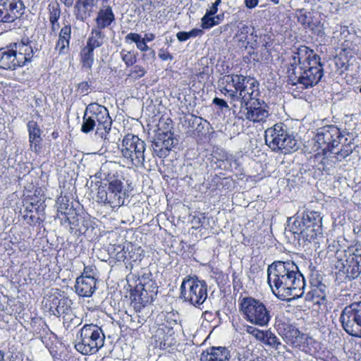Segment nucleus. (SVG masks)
Masks as SVG:
<instances>
[{
	"instance_id": "obj_1",
	"label": "nucleus",
	"mask_w": 361,
	"mask_h": 361,
	"mask_svg": "<svg viewBox=\"0 0 361 361\" xmlns=\"http://www.w3.org/2000/svg\"><path fill=\"white\" fill-rule=\"evenodd\" d=\"M267 283L275 295L300 298L304 293L305 279L292 261H275L267 268Z\"/></svg>"
},
{
	"instance_id": "obj_2",
	"label": "nucleus",
	"mask_w": 361,
	"mask_h": 361,
	"mask_svg": "<svg viewBox=\"0 0 361 361\" xmlns=\"http://www.w3.org/2000/svg\"><path fill=\"white\" fill-rule=\"evenodd\" d=\"M357 137L355 133L343 131L334 126H326L317 129L315 141L324 155L334 154L332 157L341 161L355 149L354 140Z\"/></svg>"
},
{
	"instance_id": "obj_3",
	"label": "nucleus",
	"mask_w": 361,
	"mask_h": 361,
	"mask_svg": "<svg viewBox=\"0 0 361 361\" xmlns=\"http://www.w3.org/2000/svg\"><path fill=\"white\" fill-rule=\"evenodd\" d=\"M114 166L115 164L111 161L105 162L95 175L97 178L106 181L98 187L97 201L112 208L123 205L126 194L121 178L113 172Z\"/></svg>"
},
{
	"instance_id": "obj_4",
	"label": "nucleus",
	"mask_w": 361,
	"mask_h": 361,
	"mask_svg": "<svg viewBox=\"0 0 361 361\" xmlns=\"http://www.w3.org/2000/svg\"><path fill=\"white\" fill-rule=\"evenodd\" d=\"M112 119L108 109L97 103H91L86 107L82 117L81 131L89 133L97 126L96 135L108 144L111 142L110 132Z\"/></svg>"
},
{
	"instance_id": "obj_5",
	"label": "nucleus",
	"mask_w": 361,
	"mask_h": 361,
	"mask_svg": "<svg viewBox=\"0 0 361 361\" xmlns=\"http://www.w3.org/2000/svg\"><path fill=\"white\" fill-rule=\"evenodd\" d=\"M266 144L274 151L287 154L298 148L293 133L283 123H277L264 132Z\"/></svg>"
},
{
	"instance_id": "obj_6",
	"label": "nucleus",
	"mask_w": 361,
	"mask_h": 361,
	"mask_svg": "<svg viewBox=\"0 0 361 361\" xmlns=\"http://www.w3.org/2000/svg\"><path fill=\"white\" fill-rule=\"evenodd\" d=\"M105 335L101 327L96 324H85L79 331L75 348L82 355L94 354L104 344Z\"/></svg>"
},
{
	"instance_id": "obj_7",
	"label": "nucleus",
	"mask_w": 361,
	"mask_h": 361,
	"mask_svg": "<svg viewBox=\"0 0 361 361\" xmlns=\"http://www.w3.org/2000/svg\"><path fill=\"white\" fill-rule=\"evenodd\" d=\"M239 310L245 319L259 326H267L272 317L270 307L252 297L242 298Z\"/></svg>"
},
{
	"instance_id": "obj_8",
	"label": "nucleus",
	"mask_w": 361,
	"mask_h": 361,
	"mask_svg": "<svg viewBox=\"0 0 361 361\" xmlns=\"http://www.w3.org/2000/svg\"><path fill=\"white\" fill-rule=\"evenodd\" d=\"M324 75L323 64L320 56L307 47L305 56L303 76L300 78L302 89H308L317 85Z\"/></svg>"
},
{
	"instance_id": "obj_9",
	"label": "nucleus",
	"mask_w": 361,
	"mask_h": 361,
	"mask_svg": "<svg viewBox=\"0 0 361 361\" xmlns=\"http://www.w3.org/2000/svg\"><path fill=\"white\" fill-rule=\"evenodd\" d=\"M181 298L190 304L200 307L207 298V284L197 277L183 279L180 286Z\"/></svg>"
},
{
	"instance_id": "obj_10",
	"label": "nucleus",
	"mask_w": 361,
	"mask_h": 361,
	"mask_svg": "<svg viewBox=\"0 0 361 361\" xmlns=\"http://www.w3.org/2000/svg\"><path fill=\"white\" fill-rule=\"evenodd\" d=\"M145 142L133 134H127L123 139L121 145L122 156L128 162L135 166L144 165L145 161Z\"/></svg>"
},
{
	"instance_id": "obj_11",
	"label": "nucleus",
	"mask_w": 361,
	"mask_h": 361,
	"mask_svg": "<svg viewBox=\"0 0 361 361\" xmlns=\"http://www.w3.org/2000/svg\"><path fill=\"white\" fill-rule=\"evenodd\" d=\"M340 321L348 334L361 338V300L345 307L341 312Z\"/></svg>"
},
{
	"instance_id": "obj_12",
	"label": "nucleus",
	"mask_w": 361,
	"mask_h": 361,
	"mask_svg": "<svg viewBox=\"0 0 361 361\" xmlns=\"http://www.w3.org/2000/svg\"><path fill=\"white\" fill-rule=\"evenodd\" d=\"M220 82L222 85L231 84L235 90L239 92V98L240 102H247V99H254L255 97L259 96V92L257 90H252L250 93L248 92L247 86L250 88L257 87L258 82L253 78H250L242 75H227L223 76Z\"/></svg>"
},
{
	"instance_id": "obj_13",
	"label": "nucleus",
	"mask_w": 361,
	"mask_h": 361,
	"mask_svg": "<svg viewBox=\"0 0 361 361\" xmlns=\"http://www.w3.org/2000/svg\"><path fill=\"white\" fill-rule=\"evenodd\" d=\"M307 47L300 46L292 55L287 66V82L289 85H300V78L303 76L305 56L307 55Z\"/></svg>"
},
{
	"instance_id": "obj_14",
	"label": "nucleus",
	"mask_w": 361,
	"mask_h": 361,
	"mask_svg": "<svg viewBox=\"0 0 361 361\" xmlns=\"http://www.w3.org/2000/svg\"><path fill=\"white\" fill-rule=\"evenodd\" d=\"M257 97L254 99H247V102H240L241 106L244 105L246 109L245 117L246 119L257 122H264L270 115L269 107L268 104L264 101L261 100Z\"/></svg>"
},
{
	"instance_id": "obj_15",
	"label": "nucleus",
	"mask_w": 361,
	"mask_h": 361,
	"mask_svg": "<svg viewBox=\"0 0 361 361\" xmlns=\"http://www.w3.org/2000/svg\"><path fill=\"white\" fill-rule=\"evenodd\" d=\"M22 0H0V23H13L25 12Z\"/></svg>"
},
{
	"instance_id": "obj_16",
	"label": "nucleus",
	"mask_w": 361,
	"mask_h": 361,
	"mask_svg": "<svg viewBox=\"0 0 361 361\" xmlns=\"http://www.w3.org/2000/svg\"><path fill=\"white\" fill-rule=\"evenodd\" d=\"M14 52H16V59L20 67L26 65L27 63L31 62L35 53L38 49L34 46V43L27 37L23 38L20 41L10 44Z\"/></svg>"
},
{
	"instance_id": "obj_17",
	"label": "nucleus",
	"mask_w": 361,
	"mask_h": 361,
	"mask_svg": "<svg viewBox=\"0 0 361 361\" xmlns=\"http://www.w3.org/2000/svg\"><path fill=\"white\" fill-rule=\"evenodd\" d=\"M304 222H305L308 231L306 238L314 240L318 235L322 234V221L320 214L314 211H307L301 214Z\"/></svg>"
},
{
	"instance_id": "obj_18",
	"label": "nucleus",
	"mask_w": 361,
	"mask_h": 361,
	"mask_svg": "<svg viewBox=\"0 0 361 361\" xmlns=\"http://www.w3.org/2000/svg\"><path fill=\"white\" fill-rule=\"evenodd\" d=\"M345 279L352 281L357 279L361 273V250H356L353 255L346 259V265H344Z\"/></svg>"
},
{
	"instance_id": "obj_19",
	"label": "nucleus",
	"mask_w": 361,
	"mask_h": 361,
	"mask_svg": "<svg viewBox=\"0 0 361 361\" xmlns=\"http://www.w3.org/2000/svg\"><path fill=\"white\" fill-rule=\"evenodd\" d=\"M281 326L283 329L284 340L288 344L294 348H299L305 343V334L301 333L297 328L285 323L281 324Z\"/></svg>"
},
{
	"instance_id": "obj_20",
	"label": "nucleus",
	"mask_w": 361,
	"mask_h": 361,
	"mask_svg": "<svg viewBox=\"0 0 361 361\" xmlns=\"http://www.w3.org/2000/svg\"><path fill=\"white\" fill-rule=\"evenodd\" d=\"M97 279L94 277L79 276L76 279L75 289L81 297H90L95 291Z\"/></svg>"
},
{
	"instance_id": "obj_21",
	"label": "nucleus",
	"mask_w": 361,
	"mask_h": 361,
	"mask_svg": "<svg viewBox=\"0 0 361 361\" xmlns=\"http://www.w3.org/2000/svg\"><path fill=\"white\" fill-rule=\"evenodd\" d=\"M19 67L20 66L16 59V52L13 51L10 44L0 48V68L14 71Z\"/></svg>"
},
{
	"instance_id": "obj_22",
	"label": "nucleus",
	"mask_w": 361,
	"mask_h": 361,
	"mask_svg": "<svg viewBox=\"0 0 361 361\" xmlns=\"http://www.w3.org/2000/svg\"><path fill=\"white\" fill-rule=\"evenodd\" d=\"M231 354L226 347H211L204 351L200 356L201 361H229Z\"/></svg>"
},
{
	"instance_id": "obj_23",
	"label": "nucleus",
	"mask_w": 361,
	"mask_h": 361,
	"mask_svg": "<svg viewBox=\"0 0 361 361\" xmlns=\"http://www.w3.org/2000/svg\"><path fill=\"white\" fill-rule=\"evenodd\" d=\"M27 127L30 149L35 152H38L42 148V130L35 121H30L27 124Z\"/></svg>"
},
{
	"instance_id": "obj_24",
	"label": "nucleus",
	"mask_w": 361,
	"mask_h": 361,
	"mask_svg": "<svg viewBox=\"0 0 361 361\" xmlns=\"http://www.w3.org/2000/svg\"><path fill=\"white\" fill-rule=\"evenodd\" d=\"M97 0H78L75 5V14L78 20L84 21L91 16Z\"/></svg>"
},
{
	"instance_id": "obj_25",
	"label": "nucleus",
	"mask_w": 361,
	"mask_h": 361,
	"mask_svg": "<svg viewBox=\"0 0 361 361\" xmlns=\"http://www.w3.org/2000/svg\"><path fill=\"white\" fill-rule=\"evenodd\" d=\"M155 295L153 292L149 293L143 286L139 294L131 295L133 297L132 305L136 312H140L143 307L153 301Z\"/></svg>"
},
{
	"instance_id": "obj_26",
	"label": "nucleus",
	"mask_w": 361,
	"mask_h": 361,
	"mask_svg": "<svg viewBox=\"0 0 361 361\" xmlns=\"http://www.w3.org/2000/svg\"><path fill=\"white\" fill-rule=\"evenodd\" d=\"M290 228V231L295 235V238H298L299 241H311V238H306V235L308 233L307 227L301 215H298L295 217Z\"/></svg>"
},
{
	"instance_id": "obj_27",
	"label": "nucleus",
	"mask_w": 361,
	"mask_h": 361,
	"mask_svg": "<svg viewBox=\"0 0 361 361\" xmlns=\"http://www.w3.org/2000/svg\"><path fill=\"white\" fill-rule=\"evenodd\" d=\"M71 35V27L70 25H64L59 32V40L56 44V49L59 51V54H66L68 53L70 45V39Z\"/></svg>"
},
{
	"instance_id": "obj_28",
	"label": "nucleus",
	"mask_w": 361,
	"mask_h": 361,
	"mask_svg": "<svg viewBox=\"0 0 361 361\" xmlns=\"http://www.w3.org/2000/svg\"><path fill=\"white\" fill-rule=\"evenodd\" d=\"M114 20V14L110 6H104L98 13L96 18L97 28L104 29Z\"/></svg>"
},
{
	"instance_id": "obj_29",
	"label": "nucleus",
	"mask_w": 361,
	"mask_h": 361,
	"mask_svg": "<svg viewBox=\"0 0 361 361\" xmlns=\"http://www.w3.org/2000/svg\"><path fill=\"white\" fill-rule=\"evenodd\" d=\"M66 221L72 226L71 229L75 228L80 233L82 234L87 232L90 224V219H86L81 216H73L72 220L71 217H66Z\"/></svg>"
},
{
	"instance_id": "obj_30",
	"label": "nucleus",
	"mask_w": 361,
	"mask_h": 361,
	"mask_svg": "<svg viewBox=\"0 0 361 361\" xmlns=\"http://www.w3.org/2000/svg\"><path fill=\"white\" fill-rule=\"evenodd\" d=\"M166 131L159 132L157 135L163 141L165 149L169 154L172 147L177 143V140L174 137L173 133H171L172 127L169 123H166Z\"/></svg>"
},
{
	"instance_id": "obj_31",
	"label": "nucleus",
	"mask_w": 361,
	"mask_h": 361,
	"mask_svg": "<svg viewBox=\"0 0 361 361\" xmlns=\"http://www.w3.org/2000/svg\"><path fill=\"white\" fill-rule=\"evenodd\" d=\"M125 40L128 43H135L137 48L141 51H146L149 49L147 45V42L137 33L130 32L125 37Z\"/></svg>"
},
{
	"instance_id": "obj_32",
	"label": "nucleus",
	"mask_w": 361,
	"mask_h": 361,
	"mask_svg": "<svg viewBox=\"0 0 361 361\" xmlns=\"http://www.w3.org/2000/svg\"><path fill=\"white\" fill-rule=\"evenodd\" d=\"M151 147L153 154L159 158H165L169 155L166 149H165L163 141H161V139L158 135H157L156 137L152 141Z\"/></svg>"
},
{
	"instance_id": "obj_33",
	"label": "nucleus",
	"mask_w": 361,
	"mask_h": 361,
	"mask_svg": "<svg viewBox=\"0 0 361 361\" xmlns=\"http://www.w3.org/2000/svg\"><path fill=\"white\" fill-rule=\"evenodd\" d=\"M93 51H94L92 50V48L86 47H85L80 51L82 66L88 71L91 70L94 62Z\"/></svg>"
},
{
	"instance_id": "obj_34",
	"label": "nucleus",
	"mask_w": 361,
	"mask_h": 361,
	"mask_svg": "<svg viewBox=\"0 0 361 361\" xmlns=\"http://www.w3.org/2000/svg\"><path fill=\"white\" fill-rule=\"evenodd\" d=\"M68 202L69 200L66 197H59L56 200L57 211L61 212V214H64L66 218L69 217L68 215L70 214L71 212H74L73 207H69ZM65 221H67L66 219Z\"/></svg>"
},
{
	"instance_id": "obj_35",
	"label": "nucleus",
	"mask_w": 361,
	"mask_h": 361,
	"mask_svg": "<svg viewBox=\"0 0 361 361\" xmlns=\"http://www.w3.org/2000/svg\"><path fill=\"white\" fill-rule=\"evenodd\" d=\"M262 343L275 349H279V347L281 345L279 338L270 330H266L264 340H263Z\"/></svg>"
},
{
	"instance_id": "obj_36",
	"label": "nucleus",
	"mask_w": 361,
	"mask_h": 361,
	"mask_svg": "<svg viewBox=\"0 0 361 361\" xmlns=\"http://www.w3.org/2000/svg\"><path fill=\"white\" fill-rule=\"evenodd\" d=\"M213 15L205 14L202 18V27L204 29H208L213 26L218 25L221 20V16L217 15L212 16Z\"/></svg>"
},
{
	"instance_id": "obj_37",
	"label": "nucleus",
	"mask_w": 361,
	"mask_h": 361,
	"mask_svg": "<svg viewBox=\"0 0 361 361\" xmlns=\"http://www.w3.org/2000/svg\"><path fill=\"white\" fill-rule=\"evenodd\" d=\"M203 34V31L200 29H192L190 32H179L176 34V37L180 42H184L191 37H196Z\"/></svg>"
},
{
	"instance_id": "obj_38",
	"label": "nucleus",
	"mask_w": 361,
	"mask_h": 361,
	"mask_svg": "<svg viewBox=\"0 0 361 361\" xmlns=\"http://www.w3.org/2000/svg\"><path fill=\"white\" fill-rule=\"evenodd\" d=\"M120 54L122 60L128 67L132 66L134 63H135L137 61L136 56L132 54L130 51L123 49L121 50Z\"/></svg>"
},
{
	"instance_id": "obj_39",
	"label": "nucleus",
	"mask_w": 361,
	"mask_h": 361,
	"mask_svg": "<svg viewBox=\"0 0 361 361\" xmlns=\"http://www.w3.org/2000/svg\"><path fill=\"white\" fill-rule=\"evenodd\" d=\"M49 21L50 22H57L61 16V10L59 4H52L49 5Z\"/></svg>"
},
{
	"instance_id": "obj_40",
	"label": "nucleus",
	"mask_w": 361,
	"mask_h": 361,
	"mask_svg": "<svg viewBox=\"0 0 361 361\" xmlns=\"http://www.w3.org/2000/svg\"><path fill=\"white\" fill-rule=\"evenodd\" d=\"M326 286L322 283H319L318 285L312 289L313 295L320 298L322 300H326Z\"/></svg>"
},
{
	"instance_id": "obj_41",
	"label": "nucleus",
	"mask_w": 361,
	"mask_h": 361,
	"mask_svg": "<svg viewBox=\"0 0 361 361\" xmlns=\"http://www.w3.org/2000/svg\"><path fill=\"white\" fill-rule=\"evenodd\" d=\"M23 219L26 221V223L30 226L36 225L37 224H39L44 220V217L43 216H35L32 214V213H25L23 215Z\"/></svg>"
},
{
	"instance_id": "obj_42",
	"label": "nucleus",
	"mask_w": 361,
	"mask_h": 361,
	"mask_svg": "<svg viewBox=\"0 0 361 361\" xmlns=\"http://www.w3.org/2000/svg\"><path fill=\"white\" fill-rule=\"evenodd\" d=\"M146 73L145 69L140 66H135L130 71L128 74L129 77H131L134 79H137L142 78Z\"/></svg>"
},
{
	"instance_id": "obj_43",
	"label": "nucleus",
	"mask_w": 361,
	"mask_h": 361,
	"mask_svg": "<svg viewBox=\"0 0 361 361\" xmlns=\"http://www.w3.org/2000/svg\"><path fill=\"white\" fill-rule=\"evenodd\" d=\"M221 92L224 95H228V97L232 99V101L239 100L240 102V99L239 98V94H238V92L235 90H228L226 87H223L221 90Z\"/></svg>"
},
{
	"instance_id": "obj_44",
	"label": "nucleus",
	"mask_w": 361,
	"mask_h": 361,
	"mask_svg": "<svg viewBox=\"0 0 361 361\" xmlns=\"http://www.w3.org/2000/svg\"><path fill=\"white\" fill-rule=\"evenodd\" d=\"M102 43H103V40L99 39H96V38L91 37L88 39L87 45L85 47L92 48V50L94 51V49L95 48H97V47H99L100 46H102Z\"/></svg>"
},
{
	"instance_id": "obj_45",
	"label": "nucleus",
	"mask_w": 361,
	"mask_h": 361,
	"mask_svg": "<svg viewBox=\"0 0 361 361\" xmlns=\"http://www.w3.org/2000/svg\"><path fill=\"white\" fill-rule=\"evenodd\" d=\"M169 318L167 317L166 322L169 324V325H165L164 327L168 329V334L171 336L174 334V331H173L174 326L178 325V322L176 319H170L169 321Z\"/></svg>"
},
{
	"instance_id": "obj_46",
	"label": "nucleus",
	"mask_w": 361,
	"mask_h": 361,
	"mask_svg": "<svg viewBox=\"0 0 361 361\" xmlns=\"http://www.w3.org/2000/svg\"><path fill=\"white\" fill-rule=\"evenodd\" d=\"M213 104H214L216 106H219L221 109H226L228 110L230 109L228 104L223 99L215 97L213 99Z\"/></svg>"
},
{
	"instance_id": "obj_47",
	"label": "nucleus",
	"mask_w": 361,
	"mask_h": 361,
	"mask_svg": "<svg viewBox=\"0 0 361 361\" xmlns=\"http://www.w3.org/2000/svg\"><path fill=\"white\" fill-rule=\"evenodd\" d=\"M94 269L93 267H85L83 273L80 276H87V277H94Z\"/></svg>"
},
{
	"instance_id": "obj_48",
	"label": "nucleus",
	"mask_w": 361,
	"mask_h": 361,
	"mask_svg": "<svg viewBox=\"0 0 361 361\" xmlns=\"http://www.w3.org/2000/svg\"><path fill=\"white\" fill-rule=\"evenodd\" d=\"M266 334V331L260 330L257 329L255 332L253 334V337H255L257 341L260 342H263V340H264V335Z\"/></svg>"
},
{
	"instance_id": "obj_49",
	"label": "nucleus",
	"mask_w": 361,
	"mask_h": 361,
	"mask_svg": "<svg viewBox=\"0 0 361 361\" xmlns=\"http://www.w3.org/2000/svg\"><path fill=\"white\" fill-rule=\"evenodd\" d=\"M220 3L221 0H216V1L212 4L210 9L207 11L206 14L214 15L218 11V6L219 5Z\"/></svg>"
},
{
	"instance_id": "obj_50",
	"label": "nucleus",
	"mask_w": 361,
	"mask_h": 361,
	"mask_svg": "<svg viewBox=\"0 0 361 361\" xmlns=\"http://www.w3.org/2000/svg\"><path fill=\"white\" fill-rule=\"evenodd\" d=\"M251 30H254V27H250V26L246 25H243L240 27L239 32H240V35H244L246 36L250 32Z\"/></svg>"
},
{
	"instance_id": "obj_51",
	"label": "nucleus",
	"mask_w": 361,
	"mask_h": 361,
	"mask_svg": "<svg viewBox=\"0 0 361 361\" xmlns=\"http://www.w3.org/2000/svg\"><path fill=\"white\" fill-rule=\"evenodd\" d=\"M159 57L163 60V61H166L168 59H170V60H172L173 59V56L172 55H171L169 53L166 52V51H162L161 50L159 53Z\"/></svg>"
},
{
	"instance_id": "obj_52",
	"label": "nucleus",
	"mask_w": 361,
	"mask_h": 361,
	"mask_svg": "<svg viewBox=\"0 0 361 361\" xmlns=\"http://www.w3.org/2000/svg\"><path fill=\"white\" fill-rule=\"evenodd\" d=\"M259 0H245V6L248 8H254L258 4Z\"/></svg>"
},
{
	"instance_id": "obj_53",
	"label": "nucleus",
	"mask_w": 361,
	"mask_h": 361,
	"mask_svg": "<svg viewBox=\"0 0 361 361\" xmlns=\"http://www.w3.org/2000/svg\"><path fill=\"white\" fill-rule=\"evenodd\" d=\"M100 30L101 29L99 28L93 30L92 32V37L103 40L104 35Z\"/></svg>"
},
{
	"instance_id": "obj_54",
	"label": "nucleus",
	"mask_w": 361,
	"mask_h": 361,
	"mask_svg": "<svg viewBox=\"0 0 361 361\" xmlns=\"http://www.w3.org/2000/svg\"><path fill=\"white\" fill-rule=\"evenodd\" d=\"M155 38V36L152 33H146L145 35V37H142V39L147 42H151L154 40Z\"/></svg>"
},
{
	"instance_id": "obj_55",
	"label": "nucleus",
	"mask_w": 361,
	"mask_h": 361,
	"mask_svg": "<svg viewBox=\"0 0 361 361\" xmlns=\"http://www.w3.org/2000/svg\"><path fill=\"white\" fill-rule=\"evenodd\" d=\"M51 24V30L52 32H56L59 28V23L57 22H50Z\"/></svg>"
},
{
	"instance_id": "obj_56",
	"label": "nucleus",
	"mask_w": 361,
	"mask_h": 361,
	"mask_svg": "<svg viewBox=\"0 0 361 361\" xmlns=\"http://www.w3.org/2000/svg\"><path fill=\"white\" fill-rule=\"evenodd\" d=\"M298 20L300 22H301L303 25L307 24L310 25V22L307 21V16L305 14H302L299 18Z\"/></svg>"
},
{
	"instance_id": "obj_57",
	"label": "nucleus",
	"mask_w": 361,
	"mask_h": 361,
	"mask_svg": "<svg viewBox=\"0 0 361 361\" xmlns=\"http://www.w3.org/2000/svg\"><path fill=\"white\" fill-rule=\"evenodd\" d=\"M33 209H34V205L32 203H30L29 205H27L26 207H25V209L24 211L25 214V213H32L33 212Z\"/></svg>"
},
{
	"instance_id": "obj_58",
	"label": "nucleus",
	"mask_w": 361,
	"mask_h": 361,
	"mask_svg": "<svg viewBox=\"0 0 361 361\" xmlns=\"http://www.w3.org/2000/svg\"><path fill=\"white\" fill-rule=\"evenodd\" d=\"M257 329V328L256 327H254V326H248L247 327V329H246V331L250 334V335L253 336V334L254 332H255V331Z\"/></svg>"
},
{
	"instance_id": "obj_59",
	"label": "nucleus",
	"mask_w": 361,
	"mask_h": 361,
	"mask_svg": "<svg viewBox=\"0 0 361 361\" xmlns=\"http://www.w3.org/2000/svg\"><path fill=\"white\" fill-rule=\"evenodd\" d=\"M56 313H54L55 314L61 315V314L64 313L63 306L60 307L59 305H57L56 307Z\"/></svg>"
},
{
	"instance_id": "obj_60",
	"label": "nucleus",
	"mask_w": 361,
	"mask_h": 361,
	"mask_svg": "<svg viewBox=\"0 0 361 361\" xmlns=\"http://www.w3.org/2000/svg\"><path fill=\"white\" fill-rule=\"evenodd\" d=\"M88 87L89 86H88V84L87 82H81L79 85V88L82 89V90H87Z\"/></svg>"
},
{
	"instance_id": "obj_61",
	"label": "nucleus",
	"mask_w": 361,
	"mask_h": 361,
	"mask_svg": "<svg viewBox=\"0 0 361 361\" xmlns=\"http://www.w3.org/2000/svg\"><path fill=\"white\" fill-rule=\"evenodd\" d=\"M66 6H71L73 4L74 0H61Z\"/></svg>"
},
{
	"instance_id": "obj_62",
	"label": "nucleus",
	"mask_w": 361,
	"mask_h": 361,
	"mask_svg": "<svg viewBox=\"0 0 361 361\" xmlns=\"http://www.w3.org/2000/svg\"><path fill=\"white\" fill-rule=\"evenodd\" d=\"M258 87H259V85H257V87L250 89V85H248L247 86L248 92L250 93L252 90H257V91L259 93Z\"/></svg>"
},
{
	"instance_id": "obj_63",
	"label": "nucleus",
	"mask_w": 361,
	"mask_h": 361,
	"mask_svg": "<svg viewBox=\"0 0 361 361\" xmlns=\"http://www.w3.org/2000/svg\"><path fill=\"white\" fill-rule=\"evenodd\" d=\"M4 357V353L0 350V361H3Z\"/></svg>"
},
{
	"instance_id": "obj_64",
	"label": "nucleus",
	"mask_w": 361,
	"mask_h": 361,
	"mask_svg": "<svg viewBox=\"0 0 361 361\" xmlns=\"http://www.w3.org/2000/svg\"><path fill=\"white\" fill-rule=\"evenodd\" d=\"M224 159H227V154L224 153L222 157L221 158L219 159V160H224Z\"/></svg>"
}]
</instances>
